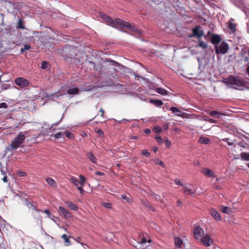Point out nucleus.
<instances>
[{
	"label": "nucleus",
	"instance_id": "1",
	"mask_svg": "<svg viewBox=\"0 0 249 249\" xmlns=\"http://www.w3.org/2000/svg\"><path fill=\"white\" fill-rule=\"evenodd\" d=\"M224 83L234 89H240L246 86V82L242 77L236 76H230L225 78Z\"/></svg>",
	"mask_w": 249,
	"mask_h": 249
},
{
	"label": "nucleus",
	"instance_id": "2",
	"mask_svg": "<svg viewBox=\"0 0 249 249\" xmlns=\"http://www.w3.org/2000/svg\"><path fill=\"white\" fill-rule=\"evenodd\" d=\"M100 16L107 24L113 27L117 28L119 25L123 27H128L130 26L129 23L119 18H117L114 20L110 17L103 13H100Z\"/></svg>",
	"mask_w": 249,
	"mask_h": 249
},
{
	"label": "nucleus",
	"instance_id": "3",
	"mask_svg": "<svg viewBox=\"0 0 249 249\" xmlns=\"http://www.w3.org/2000/svg\"><path fill=\"white\" fill-rule=\"evenodd\" d=\"M27 131L20 132L10 144V147L12 150L16 149L21 146L26 137L29 136Z\"/></svg>",
	"mask_w": 249,
	"mask_h": 249
},
{
	"label": "nucleus",
	"instance_id": "4",
	"mask_svg": "<svg viewBox=\"0 0 249 249\" xmlns=\"http://www.w3.org/2000/svg\"><path fill=\"white\" fill-rule=\"evenodd\" d=\"M199 242L201 243L204 247H210L213 243V239L210 234L206 233L199 240Z\"/></svg>",
	"mask_w": 249,
	"mask_h": 249
},
{
	"label": "nucleus",
	"instance_id": "5",
	"mask_svg": "<svg viewBox=\"0 0 249 249\" xmlns=\"http://www.w3.org/2000/svg\"><path fill=\"white\" fill-rule=\"evenodd\" d=\"M14 82L20 89L27 88L30 83L28 80L21 77L16 78L14 80Z\"/></svg>",
	"mask_w": 249,
	"mask_h": 249
},
{
	"label": "nucleus",
	"instance_id": "6",
	"mask_svg": "<svg viewBox=\"0 0 249 249\" xmlns=\"http://www.w3.org/2000/svg\"><path fill=\"white\" fill-rule=\"evenodd\" d=\"M45 37L49 42L51 40H58V35L51 28L45 32Z\"/></svg>",
	"mask_w": 249,
	"mask_h": 249
},
{
	"label": "nucleus",
	"instance_id": "7",
	"mask_svg": "<svg viewBox=\"0 0 249 249\" xmlns=\"http://www.w3.org/2000/svg\"><path fill=\"white\" fill-rule=\"evenodd\" d=\"M208 36H211V42L213 45H217L222 41L221 36L217 34H213L211 32H208L207 35L205 36L206 38Z\"/></svg>",
	"mask_w": 249,
	"mask_h": 249
},
{
	"label": "nucleus",
	"instance_id": "8",
	"mask_svg": "<svg viewBox=\"0 0 249 249\" xmlns=\"http://www.w3.org/2000/svg\"><path fill=\"white\" fill-rule=\"evenodd\" d=\"M192 35L190 37H197L199 39L204 35V32L202 27L200 26H196L192 29Z\"/></svg>",
	"mask_w": 249,
	"mask_h": 249
},
{
	"label": "nucleus",
	"instance_id": "9",
	"mask_svg": "<svg viewBox=\"0 0 249 249\" xmlns=\"http://www.w3.org/2000/svg\"><path fill=\"white\" fill-rule=\"evenodd\" d=\"M194 237L196 240L198 241L199 240L205 235L204 230L199 226H196L193 231Z\"/></svg>",
	"mask_w": 249,
	"mask_h": 249
},
{
	"label": "nucleus",
	"instance_id": "10",
	"mask_svg": "<svg viewBox=\"0 0 249 249\" xmlns=\"http://www.w3.org/2000/svg\"><path fill=\"white\" fill-rule=\"evenodd\" d=\"M58 210L64 218L68 219L72 217V213L65 208L62 206H59Z\"/></svg>",
	"mask_w": 249,
	"mask_h": 249
},
{
	"label": "nucleus",
	"instance_id": "11",
	"mask_svg": "<svg viewBox=\"0 0 249 249\" xmlns=\"http://www.w3.org/2000/svg\"><path fill=\"white\" fill-rule=\"evenodd\" d=\"M210 214L213 217L214 219L217 221H220L221 217L219 213L214 209H211L209 210Z\"/></svg>",
	"mask_w": 249,
	"mask_h": 249
},
{
	"label": "nucleus",
	"instance_id": "12",
	"mask_svg": "<svg viewBox=\"0 0 249 249\" xmlns=\"http://www.w3.org/2000/svg\"><path fill=\"white\" fill-rule=\"evenodd\" d=\"M201 172L205 176L208 177H215L214 172L207 168H203Z\"/></svg>",
	"mask_w": 249,
	"mask_h": 249
},
{
	"label": "nucleus",
	"instance_id": "13",
	"mask_svg": "<svg viewBox=\"0 0 249 249\" xmlns=\"http://www.w3.org/2000/svg\"><path fill=\"white\" fill-rule=\"evenodd\" d=\"M234 19L231 18L229 20L228 27L232 33H234L236 31V24L233 23Z\"/></svg>",
	"mask_w": 249,
	"mask_h": 249
},
{
	"label": "nucleus",
	"instance_id": "14",
	"mask_svg": "<svg viewBox=\"0 0 249 249\" xmlns=\"http://www.w3.org/2000/svg\"><path fill=\"white\" fill-rule=\"evenodd\" d=\"M170 110L175 115L178 116L183 117L185 115V113L182 112L179 108L176 107H170Z\"/></svg>",
	"mask_w": 249,
	"mask_h": 249
},
{
	"label": "nucleus",
	"instance_id": "15",
	"mask_svg": "<svg viewBox=\"0 0 249 249\" xmlns=\"http://www.w3.org/2000/svg\"><path fill=\"white\" fill-rule=\"evenodd\" d=\"M67 206L71 210L76 211L78 210V207L75 204L73 203L70 201H67L65 202Z\"/></svg>",
	"mask_w": 249,
	"mask_h": 249
},
{
	"label": "nucleus",
	"instance_id": "16",
	"mask_svg": "<svg viewBox=\"0 0 249 249\" xmlns=\"http://www.w3.org/2000/svg\"><path fill=\"white\" fill-rule=\"evenodd\" d=\"M87 157L89 159L90 161L93 163H96L97 161V159L96 157L94 155V154L91 152H88L87 154Z\"/></svg>",
	"mask_w": 249,
	"mask_h": 249
},
{
	"label": "nucleus",
	"instance_id": "17",
	"mask_svg": "<svg viewBox=\"0 0 249 249\" xmlns=\"http://www.w3.org/2000/svg\"><path fill=\"white\" fill-rule=\"evenodd\" d=\"M174 244L176 247L181 248L183 244L182 240L179 237H174Z\"/></svg>",
	"mask_w": 249,
	"mask_h": 249
},
{
	"label": "nucleus",
	"instance_id": "18",
	"mask_svg": "<svg viewBox=\"0 0 249 249\" xmlns=\"http://www.w3.org/2000/svg\"><path fill=\"white\" fill-rule=\"evenodd\" d=\"M130 26L128 27H126L127 28L130 29V31L136 34L141 35L142 34V31L139 29H138L135 26L131 25L129 23Z\"/></svg>",
	"mask_w": 249,
	"mask_h": 249
},
{
	"label": "nucleus",
	"instance_id": "19",
	"mask_svg": "<svg viewBox=\"0 0 249 249\" xmlns=\"http://www.w3.org/2000/svg\"><path fill=\"white\" fill-rule=\"evenodd\" d=\"M183 193L185 195H193L195 193L194 191H192L191 189L188 188V187L184 185L183 186Z\"/></svg>",
	"mask_w": 249,
	"mask_h": 249
},
{
	"label": "nucleus",
	"instance_id": "20",
	"mask_svg": "<svg viewBox=\"0 0 249 249\" xmlns=\"http://www.w3.org/2000/svg\"><path fill=\"white\" fill-rule=\"evenodd\" d=\"M79 92V89L77 88L69 89L67 90L68 94L70 95L78 94Z\"/></svg>",
	"mask_w": 249,
	"mask_h": 249
},
{
	"label": "nucleus",
	"instance_id": "21",
	"mask_svg": "<svg viewBox=\"0 0 249 249\" xmlns=\"http://www.w3.org/2000/svg\"><path fill=\"white\" fill-rule=\"evenodd\" d=\"M216 53L224 54L228 52L229 48H215Z\"/></svg>",
	"mask_w": 249,
	"mask_h": 249
},
{
	"label": "nucleus",
	"instance_id": "22",
	"mask_svg": "<svg viewBox=\"0 0 249 249\" xmlns=\"http://www.w3.org/2000/svg\"><path fill=\"white\" fill-rule=\"evenodd\" d=\"M47 183L52 187H55L56 185L55 181L51 178H48L46 179Z\"/></svg>",
	"mask_w": 249,
	"mask_h": 249
},
{
	"label": "nucleus",
	"instance_id": "23",
	"mask_svg": "<svg viewBox=\"0 0 249 249\" xmlns=\"http://www.w3.org/2000/svg\"><path fill=\"white\" fill-rule=\"evenodd\" d=\"M150 102L157 107L160 106L163 104V102L161 100L157 99H151Z\"/></svg>",
	"mask_w": 249,
	"mask_h": 249
},
{
	"label": "nucleus",
	"instance_id": "24",
	"mask_svg": "<svg viewBox=\"0 0 249 249\" xmlns=\"http://www.w3.org/2000/svg\"><path fill=\"white\" fill-rule=\"evenodd\" d=\"M198 142L201 143L206 144L209 143L210 140L207 138L201 137L199 139Z\"/></svg>",
	"mask_w": 249,
	"mask_h": 249
},
{
	"label": "nucleus",
	"instance_id": "25",
	"mask_svg": "<svg viewBox=\"0 0 249 249\" xmlns=\"http://www.w3.org/2000/svg\"><path fill=\"white\" fill-rule=\"evenodd\" d=\"M70 180L76 186H78L80 185L79 181L78 180L77 178L74 176H71Z\"/></svg>",
	"mask_w": 249,
	"mask_h": 249
},
{
	"label": "nucleus",
	"instance_id": "26",
	"mask_svg": "<svg viewBox=\"0 0 249 249\" xmlns=\"http://www.w3.org/2000/svg\"><path fill=\"white\" fill-rule=\"evenodd\" d=\"M26 204H27V206L29 208L33 209V210H34L36 212H40V210L37 209V207L35 205H34L32 203L28 201V202H27Z\"/></svg>",
	"mask_w": 249,
	"mask_h": 249
},
{
	"label": "nucleus",
	"instance_id": "27",
	"mask_svg": "<svg viewBox=\"0 0 249 249\" xmlns=\"http://www.w3.org/2000/svg\"><path fill=\"white\" fill-rule=\"evenodd\" d=\"M17 27L19 29H24V22L22 18H19L17 23Z\"/></svg>",
	"mask_w": 249,
	"mask_h": 249
},
{
	"label": "nucleus",
	"instance_id": "28",
	"mask_svg": "<svg viewBox=\"0 0 249 249\" xmlns=\"http://www.w3.org/2000/svg\"><path fill=\"white\" fill-rule=\"evenodd\" d=\"M241 158L242 160L249 161V153L246 152H242L240 154Z\"/></svg>",
	"mask_w": 249,
	"mask_h": 249
},
{
	"label": "nucleus",
	"instance_id": "29",
	"mask_svg": "<svg viewBox=\"0 0 249 249\" xmlns=\"http://www.w3.org/2000/svg\"><path fill=\"white\" fill-rule=\"evenodd\" d=\"M156 91L161 95H166L167 93V91L165 89L161 88H157L156 89Z\"/></svg>",
	"mask_w": 249,
	"mask_h": 249
},
{
	"label": "nucleus",
	"instance_id": "30",
	"mask_svg": "<svg viewBox=\"0 0 249 249\" xmlns=\"http://www.w3.org/2000/svg\"><path fill=\"white\" fill-rule=\"evenodd\" d=\"M61 238L64 239L66 246H69L71 245L70 241L69 240V237L66 234H63L61 236Z\"/></svg>",
	"mask_w": 249,
	"mask_h": 249
},
{
	"label": "nucleus",
	"instance_id": "31",
	"mask_svg": "<svg viewBox=\"0 0 249 249\" xmlns=\"http://www.w3.org/2000/svg\"><path fill=\"white\" fill-rule=\"evenodd\" d=\"M221 210L223 213L228 214L230 213L231 209L230 207L222 206Z\"/></svg>",
	"mask_w": 249,
	"mask_h": 249
},
{
	"label": "nucleus",
	"instance_id": "32",
	"mask_svg": "<svg viewBox=\"0 0 249 249\" xmlns=\"http://www.w3.org/2000/svg\"><path fill=\"white\" fill-rule=\"evenodd\" d=\"M64 133L66 136L70 139H73L74 138V135L68 131H65Z\"/></svg>",
	"mask_w": 249,
	"mask_h": 249
},
{
	"label": "nucleus",
	"instance_id": "33",
	"mask_svg": "<svg viewBox=\"0 0 249 249\" xmlns=\"http://www.w3.org/2000/svg\"><path fill=\"white\" fill-rule=\"evenodd\" d=\"M43 213H45L47 214L50 218H51V219H52L53 221H54V220L53 219V218L54 217V216L53 214H52L51 213L49 210H45L43 211Z\"/></svg>",
	"mask_w": 249,
	"mask_h": 249
},
{
	"label": "nucleus",
	"instance_id": "34",
	"mask_svg": "<svg viewBox=\"0 0 249 249\" xmlns=\"http://www.w3.org/2000/svg\"><path fill=\"white\" fill-rule=\"evenodd\" d=\"M79 178H80V181H79L80 185L81 186H84V183L86 181L85 178L83 176H82V175H80L79 176Z\"/></svg>",
	"mask_w": 249,
	"mask_h": 249
},
{
	"label": "nucleus",
	"instance_id": "35",
	"mask_svg": "<svg viewBox=\"0 0 249 249\" xmlns=\"http://www.w3.org/2000/svg\"><path fill=\"white\" fill-rule=\"evenodd\" d=\"M49 66V62L46 61H44L41 63V68L42 69H46Z\"/></svg>",
	"mask_w": 249,
	"mask_h": 249
},
{
	"label": "nucleus",
	"instance_id": "36",
	"mask_svg": "<svg viewBox=\"0 0 249 249\" xmlns=\"http://www.w3.org/2000/svg\"><path fill=\"white\" fill-rule=\"evenodd\" d=\"M102 205L107 209H111L112 207V204L111 203L104 202L103 203Z\"/></svg>",
	"mask_w": 249,
	"mask_h": 249
},
{
	"label": "nucleus",
	"instance_id": "37",
	"mask_svg": "<svg viewBox=\"0 0 249 249\" xmlns=\"http://www.w3.org/2000/svg\"><path fill=\"white\" fill-rule=\"evenodd\" d=\"M154 161L156 164L159 165L162 167H164V164L163 162L159 159H156Z\"/></svg>",
	"mask_w": 249,
	"mask_h": 249
},
{
	"label": "nucleus",
	"instance_id": "38",
	"mask_svg": "<svg viewBox=\"0 0 249 249\" xmlns=\"http://www.w3.org/2000/svg\"><path fill=\"white\" fill-rule=\"evenodd\" d=\"M162 130V129L160 126H156L153 128V131L157 133H160Z\"/></svg>",
	"mask_w": 249,
	"mask_h": 249
},
{
	"label": "nucleus",
	"instance_id": "39",
	"mask_svg": "<svg viewBox=\"0 0 249 249\" xmlns=\"http://www.w3.org/2000/svg\"><path fill=\"white\" fill-rule=\"evenodd\" d=\"M164 144H165V146L169 148L170 147L171 145V142L170 141H169L168 139H166L164 140Z\"/></svg>",
	"mask_w": 249,
	"mask_h": 249
},
{
	"label": "nucleus",
	"instance_id": "40",
	"mask_svg": "<svg viewBox=\"0 0 249 249\" xmlns=\"http://www.w3.org/2000/svg\"><path fill=\"white\" fill-rule=\"evenodd\" d=\"M71 238H73V240L74 241H75L76 242L80 244L83 247H84V246H86V245L85 244H84L83 243H82V242H80V238L79 237H75V238L73 237H71Z\"/></svg>",
	"mask_w": 249,
	"mask_h": 249
},
{
	"label": "nucleus",
	"instance_id": "41",
	"mask_svg": "<svg viewBox=\"0 0 249 249\" xmlns=\"http://www.w3.org/2000/svg\"><path fill=\"white\" fill-rule=\"evenodd\" d=\"M156 140L157 141V142L159 144H161L163 142L162 139L160 135L156 136Z\"/></svg>",
	"mask_w": 249,
	"mask_h": 249
},
{
	"label": "nucleus",
	"instance_id": "42",
	"mask_svg": "<svg viewBox=\"0 0 249 249\" xmlns=\"http://www.w3.org/2000/svg\"><path fill=\"white\" fill-rule=\"evenodd\" d=\"M142 154L147 157H149L150 155V153L146 149L142 150Z\"/></svg>",
	"mask_w": 249,
	"mask_h": 249
},
{
	"label": "nucleus",
	"instance_id": "43",
	"mask_svg": "<svg viewBox=\"0 0 249 249\" xmlns=\"http://www.w3.org/2000/svg\"><path fill=\"white\" fill-rule=\"evenodd\" d=\"M63 135H64V134L63 132H58L54 135V137L55 139L61 138L62 137H63Z\"/></svg>",
	"mask_w": 249,
	"mask_h": 249
},
{
	"label": "nucleus",
	"instance_id": "44",
	"mask_svg": "<svg viewBox=\"0 0 249 249\" xmlns=\"http://www.w3.org/2000/svg\"><path fill=\"white\" fill-rule=\"evenodd\" d=\"M121 198L125 200L128 202H130L131 201V199L129 197L126 196L125 195H121Z\"/></svg>",
	"mask_w": 249,
	"mask_h": 249
},
{
	"label": "nucleus",
	"instance_id": "45",
	"mask_svg": "<svg viewBox=\"0 0 249 249\" xmlns=\"http://www.w3.org/2000/svg\"><path fill=\"white\" fill-rule=\"evenodd\" d=\"M175 182L176 184L178 185H180L181 186H182L183 187V186L185 185L183 183H182L178 179H176L175 180Z\"/></svg>",
	"mask_w": 249,
	"mask_h": 249
},
{
	"label": "nucleus",
	"instance_id": "46",
	"mask_svg": "<svg viewBox=\"0 0 249 249\" xmlns=\"http://www.w3.org/2000/svg\"><path fill=\"white\" fill-rule=\"evenodd\" d=\"M18 175L19 176V177H25L26 175V172H24V171H19L18 173Z\"/></svg>",
	"mask_w": 249,
	"mask_h": 249
},
{
	"label": "nucleus",
	"instance_id": "47",
	"mask_svg": "<svg viewBox=\"0 0 249 249\" xmlns=\"http://www.w3.org/2000/svg\"><path fill=\"white\" fill-rule=\"evenodd\" d=\"M219 113L217 111H212L210 112V115L212 116H215L216 115L219 114Z\"/></svg>",
	"mask_w": 249,
	"mask_h": 249
},
{
	"label": "nucleus",
	"instance_id": "48",
	"mask_svg": "<svg viewBox=\"0 0 249 249\" xmlns=\"http://www.w3.org/2000/svg\"><path fill=\"white\" fill-rule=\"evenodd\" d=\"M83 186H81V185H80V186H77V190H79L80 191V192L81 193V194H82L84 192V190L83 189Z\"/></svg>",
	"mask_w": 249,
	"mask_h": 249
},
{
	"label": "nucleus",
	"instance_id": "49",
	"mask_svg": "<svg viewBox=\"0 0 249 249\" xmlns=\"http://www.w3.org/2000/svg\"><path fill=\"white\" fill-rule=\"evenodd\" d=\"M198 47H207V45L203 41H200Z\"/></svg>",
	"mask_w": 249,
	"mask_h": 249
},
{
	"label": "nucleus",
	"instance_id": "50",
	"mask_svg": "<svg viewBox=\"0 0 249 249\" xmlns=\"http://www.w3.org/2000/svg\"><path fill=\"white\" fill-rule=\"evenodd\" d=\"M238 145L241 147H243L244 148H246L247 147V144H244L242 142H239L238 143Z\"/></svg>",
	"mask_w": 249,
	"mask_h": 249
},
{
	"label": "nucleus",
	"instance_id": "51",
	"mask_svg": "<svg viewBox=\"0 0 249 249\" xmlns=\"http://www.w3.org/2000/svg\"><path fill=\"white\" fill-rule=\"evenodd\" d=\"M7 107V105L5 103H2L0 104V107L2 108H6Z\"/></svg>",
	"mask_w": 249,
	"mask_h": 249
},
{
	"label": "nucleus",
	"instance_id": "52",
	"mask_svg": "<svg viewBox=\"0 0 249 249\" xmlns=\"http://www.w3.org/2000/svg\"><path fill=\"white\" fill-rule=\"evenodd\" d=\"M31 48H21V50H20V52L21 53H23V52L25 51H26V50H29L30 49H31Z\"/></svg>",
	"mask_w": 249,
	"mask_h": 249
},
{
	"label": "nucleus",
	"instance_id": "53",
	"mask_svg": "<svg viewBox=\"0 0 249 249\" xmlns=\"http://www.w3.org/2000/svg\"><path fill=\"white\" fill-rule=\"evenodd\" d=\"M162 127L164 130H167L169 128V125L167 124H165L162 125Z\"/></svg>",
	"mask_w": 249,
	"mask_h": 249
},
{
	"label": "nucleus",
	"instance_id": "54",
	"mask_svg": "<svg viewBox=\"0 0 249 249\" xmlns=\"http://www.w3.org/2000/svg\"><path fill=\"white\" fill-rule=\"evenodd\" d=\"M95 175L98 176H103L104 175V173L100 171H96L95 172Z\"/></svg>",
	"mask_w": 249,
	"mask_h": 249
},
{
	"label": "nucleus",
	"instance_id": "55",
	"mask_svg": "<svg viewBox=\"0 0 249 249\" xmlns=\"http://www.w3.org/2000/svg\"><path fill=\"white\" fill-rule=\"evenodd\" d=\"M219 47H229L228 46V44L225 42H222V43H221V45Z\"/></svg>",
	"mask_w": 249,
	"mask_h": 249
},
{
	"label": "nucleus",
	"instance_id": "56",
	"mask_svg": "<svg viewBox=\"0 0 249 249\" xmlns=\"http://www.w3.org/2000/svg\"><path fill=\"white\" fill-rule=\"evenodd\" d=\"M97 133L98 134L100 135V136H103L104 135V133L103 132V131L101 129H99L98 131H97Z\"/></svg>",
	"mask_w": 249,
	"mask_h": 249
},
{
	"label": "nucleus",
	"instance_id": "57",
	"mask_svg": "<svg viewBox=\"0 0 249 249\" xmlns=\"http://www.w3.org/2000/svg\"><path fill=\"white\" fill-rule=\"evenodd\" d=\"M147 242V240L145 238L143 237L141 239V243L142 244L146 243Z\"/></svg>",
	"mask_w": 249,
	"mask_h": 249
},
{
	"label": "nucleus",
	"instance_id": "58",
	"mask_svg": "<svg viewBox=\"0 0 249 249\" xmlns=\"http://www.w3.org/2000/svg\"><path fill=\"white\" fill-rule=\"evenodd\" d=\"M144 132L146 134H149L151 132V130L149 128H146L144 130Z\"/></svg>",
	"mask_w": 249,
	"mask_h": 249
},
{
	"label": "nucleus",
	"instance_id": "59",
	"mask_svg": "<svg viewBox=\"0 0 249 249\" xmlns=\"http://www.w3.org/2000/svg\"><path fill=\"white\" fill-rule=\"evenodd\" d=\"M100 112L101 113V116H102V117H104V113H105V112H104V110L103 108H101L100 109Z\"/></svg>",
	"mask_w": 249,
	"mask_h": 249
},
{
	"label": "nucleus",
	"instance_id": "60",
	"mask_svg": "<svg viewBox=\"0 0 249 249\" xmlns=\"http://www.w3.org/2000/svg\"><path fill=\"white\" fill-rule=\"evenodd\" d=\"M2 180L4 182H7V176L6 175H5V176L4 177V178H2Z\"/></svg>",
	"mask_w": 249,
	"mask_h": 249
},
{
	"label": "nucleus",
	"instance_id": "61",
	"mask_svg": "<svg viewBox=\"0 0 249 249\" xmlns=\"http://www.w3.org/2000/svg\"><path fill=\"white\" fill-rule=\"evenodd\" d=\"M158 150V148L157 147H154L153 148V151L154 153H156Z\"/></svg>",
	"mask_w": 249,
	"mask_h": 249
},
{
	"label": "nucleus",
	"instance_id": "62",
	"mask_svg": "<svg viewBox=\"0 0 249 249\" xmlns=\"http://www.w3.org/2000/svg\"><path fill=\"white\" fill-rule=\"evenodd\" d=\"M3 87L4 89H7L9 87L7 84H4L3 85Z\"/></svg>",
	"mask_w": 249,
	"mask_h": 249
},
{
	"label": "nucleus",
	"instance_id": "63",
	"mask_svg": "<svg viewBox=\"0 0 249 249\" xmlns=\"http://www.w3.org/2000/svg\"><path fill=\"white\" fill-rule=\"evenodd\" d=\"M178 206H180V205L181 206L182 205V202L181 201H180V200H178Z\"/></svg>",
	"mask_w": 249,
	"mask_h": 249
},
{
	"label": "nucleus",
	"instance_id": "64",
	"mask_svg": "<svg viewBox=\"0 0 249 249\" xmlns=\"http://www.w3.org/2000/svg\"><path fill=\"white\" fill-rule=\"evenodd\" d=\"M246 71L248 74L249 75V65L247 67Z\"/></svg>",
	"mask_w": 249,
	"mask_h": 249
}]
</instances>
